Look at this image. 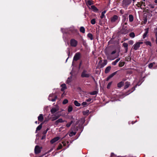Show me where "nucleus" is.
I'll return each mask as SVG.
<instances>
[{"label":"nucleus","instance_id":"nucleus-1","mask_svg":"<svg viewBox=\"0 0 157 157\" xmlns=\"http://www.w3.org/2000/svg\"><path fill=\"white\" fill-rule=\"evenodd\" d=\"M116 50H114V51H113L111 53V55H113L114 54L116 53ZM119 56V54L118 53V54H115L114 56H112V55L109 56H107V59H109L111 60H114V59H115L117 58V57H118Z\"/></svg>","mask_w":157,"mask_h":157},{"label":"nucleus","instance_id":"nucleus-2","mask_svg":"<svg viewBox=\"0 0 157 157\" xmlns=\"http://www.w3.org/2000/svg\"><path fill=\"white\" fill-rule=\"evenodd\" d=\"M143 43L142 42H136L133 46V49L135 50H138L140 47V45L142 44Z\"/></svg>","mask_w":157,"mask_h":157},{"label":"nucleus","instance_id":"nucleus-3","mask_svg":"<svg viewBox=\"0 0 157 157\" xmlns=\"http://www.w3.org/2000/svg\"><path fill=\"white\" fill-rule=\"evenodd\" d=\"M131 2V0H123L122 5L124 7H127Z\"/></svg>","mask_w":157,"mask_h":157},{"label":"nucleus","instance_id":"nucleus-4","mask_svg":"<svg viewBox=\"0 0 157 157\" xmlns=\"http://www.w3.org/2000/svg\"><path fill=\"white\" fill-rule=\"evenodd\" d=\"M78 44V42L76 40L74 39H72L70 41L71 45L73 47H75L77 46Z\"/></svg>","mask_w":157,"mask_h":157},{"label":"nucleus","instance_id":"nucleus-5","mask_svg":"<svg viewBox=\"0 0 157 157\" xmlns=\"http://www.w3.org/2000/svg\"><path fill=\"white\" fill-rule=\"evenodd\" d=\"M90 74L86 70H84L82 72L81 75V76L83 78H88L90 77Z\"/></svg>","mask_w":157,"mask_h":157},{"label":"nucleus","instance_id":"nucleus-6","mask_svg":"<svg viewBox=\"0 0 157 157\" xmlns=\"http://www.w3.org/2000/svg\"><path fill=\"white\" fill-rule=\"evenodd\" d=\"M81 56V54L79 52L76 53L74 57L73 60L77 61L78 60Z\"/></svg>","mask_w":157,"mask_h":157},{"label":"nucleus","instance_id":"nucleus-7","mask_svg":"<svg viewBox=\"0 0 157 157\" xmlns=\"http://www.w3.org/2000/svg\"><path fill=\"white\" fill-rule=\"evenodd\" d=\"M121 33L124 34H127L128 32V31L127 29V27L126 26H124L122 29L121 30Z\"/></svg>","mask_w":157,"mask_h":157},{"label":"nucleus","instance_id":"nucleus-8","mask_svg":"<svg viewBox=\"0 0 157 157\" xmlns=\"http://www.w3.org/2000/svg\"><path fill=\"white\" fill-rule=\"evenodd\" d=\"M39 146L36 145L35 146V154H38L40 153L41 151V148Z\"/></svg>","mask_w":157,"mask_h":157},{"label":"nucleus","instance_id":"nucleus-9","mask_svg":"<svg viewBox=\"0 0 157 157\" xmlns=\"http://www.w3.org/2000/svg\"><path fill=\"white\" fill-rule=\"evenodd\" d=\"M59 110V108L58 106H56V107L52 108L51 110V112L52 114H54L58 111Z\"/></svg>","mask_w":157,"mask_h":157},{"label":"nucleus","instance_id":"nucleus-10","mask_svg":"<svg viewBox=\"0 0 157 157\" xmlns=\"http://www.w3.org/2000/svg\"><path fill=\"white\" fill-rule=\"evenodd\" d=\"M119 17L117 15H114L111 18V21L112 22H113L116 21L118 19Z\"/></svg>","mask_w":157,"mask_h":157},{"label":"nucleus","instance_id":"nucleus-11","mask_svg":"<svg viewBox=\"0 0 157 157\" xmlns=\"http://www.w3.org/2000/svg\"><path fill=\"white\" fill-rule=\"evenodd\" d=\"M60 137L58 136L55 137L51 140L50 141V143L51 144H53L57 141H58L60 139Z\"/></svg>","mask_w":157,"mask_h":157},{"label":"nucleus","instance_id":"nucleus-12","mask_svg":"<svg viewBox=\"0 0 157 157\" xmlns=\"http://www.w3.org/2000/svg\"><path fill=\"white\" fill-rule=\"evenodd\" d=\"M60 115L54 114L52 115L51 118L52 121H54L58 119L60 117Z\"/></svg>","mask_w":157,"mask_h":157},{"label":"nucleus","instance_id":"nucleus-13","mask_svg":"<svg viewBox=\"0 0 157 157\" xmlns=\"http://www.w3.org/2000/svg\"><path fill=\"white\" fill-rule=\"evenodd\" d=\"M148 30H149L148 28H147L144 29L145 32L143 36V39H145L146 38V37L148 33Z\"/></svg>","mask_w":157,"mask_h":157},{"label":"nucleus","instance_id":"nucleus-14","mask_svg":"<svg viewBox=\"0 0 157 157\" xmlns=\"http://www.w3.org/2000/svg\"><path fill=\"white\" fill-rule=\"evenodd\" d=\"M64 121H65L63 120L62 118H59L55 122V124L56 125H57L59 123H62Z\"/></svg>","mask_w":157,"mask_h":157},{"label":"nucleus","instance_id":"nucleus-15","mask_svg":"<svg viewBox=\"0 0 157 157\" xmlns=\"http://www.w3.org/2000/svg\"><path fill=\"white\" fill-rule=\"evenodd\" d=\"M61 90L62 91H63L67 89L66 85L64 83L62 84L61 85Z\"/></svg>","mask_w":157,"mask_h":157},{"label":"nucleus","instance_id":"nucleus-16","mask_svg":"<svg viewBox=\"0 0 157 157\" xmlns=\"http://www.w3.org/2000/svg\"><path fill=\"white\" fill-rule=\"evenodd\" d=\"M123 46L125 48V52H127L128 49V44L124 42L123 44Z\"/></svg>","mask_w":157,"mask_h":157},{"label":"nucleus","instance_id":"nucleus-17","mask_svg":"<svg viewBox=\"0 0 157 157\" xmlns=\"http://www.w3.org/2000/svg\"><path fill=\"white\" fill-rule=\"evenodd\" d=\"M38 120L40 122H42L44 119V117L42 114H40L38 117Z\"/></svg>","mask_w":157,"mask_h":157},{"label":"nucleus","instance_id":"nucleus-18","mask_svg":"<svg viewBox=\"0 0 157 157\" xmlns=\"http://www.w3.org/2000/svg\"><path fill=\"white\" fill-rule=\"evenodd\" d=\"M90 9L92 10L94 12H97L98 11V9L96 8L94 6H91L90 8Z\"/></svg>","mask_w":157,"mask_h":157},{"label":"nucleus","instance_id":"nucleus-19","mask_svg":"<svg viewBox=\"0 0 157 157\" xmlns=\"http://www.w3.org/2000/svg\"><path fill=\"white\" fill-rule=\"evenodd\" d=\"M154 32L155 33V42L157 44V27L154 29Z\"/></svg>","mask_w":157,"mask_h":157},{"label":"nucleus","instance_id":"nucleus-20","mask_svg":"<svg viewBox=\"0 0 157 157\" xmlns=\"http://www.w3.org/2000/svg\"><path fill=\"white\" fill-rule=\"evenodd\" d=\"M111 67L110 66L107 67L105 70V73L106 74L108 73L111 70Z\"/></svg>","mask_w":157,"mask_h":157},{"label":"nucleus","instance_id":"nucleus-21","mask_svg":"<svg viewBox=\"0 0 157 157\" xmlns=\"http://www.w3.org/2000/svg\"><path fill=\"white\" fill-rule=\"evenodd\" d=\"M107 63V60L105 59L103 61V62L102 64L101 65V67H103L105 66L106 65Z\"/></svg>","mask_w":157,"mask_h":157},{"label":"nucleus","instance_id":"nucleus-22","mask_svg":"<svg viewBox=\"0 0 157 157\" xmlns=\"http://www.w3.org/2000/svg\"><path fill=\"white\" fill-rule=\"evenodd\" d=\"M130 85L129 82H125V85L124 87V89H126Z\"/></svg>","mask_w":157,"mask_h":157},{"label":"nucleus","instance_id":"nucleus-23","mask_svg":"<svg viewBox=\"0 0 157 157\" xmlns=\"http://www.w3.org/2000/svg\"><path fill=\"white\" fill-rule=\"evenodd\" d=\"M93 4V2L92 0H88L86 2L87 5L90 6Z\"/></svg>","mask_w":157,"mask_h":157},{"label":"nucleus","instance_id":"nucleus-24","mask_svg":"<svg viewBox=\"0 0 157 157\" xmlns=\"http://www.w3.org/2000/svg\"><path fill=\"white\" fill-rule=\"evenodd\" d=\"M129 21L132 22L133 20V17L132 15L130 14L129 16Z\"/></svg>","mask_w":157,"mask_h":157},{"label":"nucleus","instance_id":"nucleus-25","mask_svg":"<svg viewBox=\"0 0 157 157\" xmlns=\"http://www.w3.org/2000/svg\"><path fill=\"white\" fill-rule=\"evenodd\" d=\"M88 37H89L91 40H92L93 39V35L90 33H89L87 35Z\"/></svg>","mask_w":157,"mask_h":157},{"label":"nucleus","instance_id":"nucleus-26","mask_svg":"<svg viewBox=\"0 0 157 157\" xmlns=\"http://www.w3.org/2000/svg\"><path fill=\"white\" fill-rule=\"evenodd\" d=\"M128 21V18L126 16L123 15V21L124 22L126 21L127 22Z\"/></svg>","mask_w":157,"mask_h":157},{"label":"nucleus","instance_id":"nucleus-27","mask_svg":"<svg viewBox=\"0 0 157 157\" xmlns=\"http://www.w3.org/2000/svg\"><path fill=\"white\" fill-rule=\"evenodd\" d=\"M57 98V97L56 96H55V98H51V97L50 96H49V98H48V99L49 101H56V99Z\"/></svg>","mask_w":157,"mask_h":157},{"label":"nucleus","instance_id":"nucleus-28","mask_svg":"<svg viewBox=\"0 0 157 157\" xmlns=\"http://www.w3.org/2000/svg\"><path fill=\"white\" fill-rule=\"evenodd\" d=\"M123 84H124V82H122V81L121 82H120L118 83L117 86L119 88H120L123 86Z\"/></svg>","mask_w":157,"mask_h":157},{"label":"nucleus","instance_id":"nucleus-29","mask_svg":"<svg viewBox=\"0 0 157 157\" xmlns=\"http://www.w3.org/2000/svg\"><path fill=\"white\" fill-rule=\"evenodd\" d=\"M147 45H149L150 46H151V43L149 41H145L144 42Z\"/></svg>","mask_w":157,"mask_h":157},{"label":"nucleus","instance_id":"nucleus-30","mask_svg":"<svg viewBox=\"0 0 157 157\" xmlns=\"http://www.w3.org/2000/svg\"><path fill=\"white\" fill-rule=\"evenodd\" d=\"M80 31L82 33H84L85 32V29L82 26L80 28Z\"/></svg>","mask_w":157,"mask_h":157},{"label":"nucleus","instance_id":"nucleus-31","mask_svg":"<svg viewBox=\"0 0 157 157\" xmlns=\"http://www.w3.org/2000/svg\"><path fill=\"white\" fill-rule=\"evenodd\" d=\"M125 64L124 62H120L119 64V67H122Z\"/></svg>","mask_w":157,"mask_h":157},{"label":"nucleus","instance_id":"nucleus-32","mask_svg":"<svg viewBox=\"0 0 157 157\" xmlns=\"http://www.w3.org/2000/svg\"><path fill=\"white\" fill-rule=\"evenodd\" d=\"M74 104L76 106H79L81 104L80 103H79L77 101L75 100L74 101Z\"/></svg>","mask_w":157,"mask_h":157},{"label":"nucleus","instance_id":"nucleus-33","mask_svg":"<svg viewBox=\"0 0 157 157\" xmlns=\"http://www.w3.org/2000/svg\"><path fill=\"white\" fill-rule=\"evenodd\" d=\"M73 109V108L71 105H69L68 107V112H71Z\"/></svg>","mask_w":157,"mask_h":157},{"label":"nucleus","instance_id":"nucleus-34","mask_svg":"<svg viewBox=\"0 0 157 157\" xmlns=\"http://www.w3.org/2000/svg\"><path fill=\"white\" fill-rule=\"evenodd\" d=\"M89 110H86V111L83 112V114L84 115H87L89 113Z\"/></svg>","mask_w":157,"mask_h":157},{"label":"nucleus","instance_id":"nucleus-35","mask_svg":"<svg viewBox=\"0 0 157 157\" xmlns=\"http://www.w3.org/2000/svg\"><path fill=\"white\" fill-rule=\"evenodd\" d=\"M129 36L131 37L134 38L135 36V35L134 33L132 32L129 34Z\"/></svg>","mask_w":157,"mask_h":157},{"label":"nucleus","instance_id":"nucleus-36","mask_svg":"<svg viewBox=\"0 0 157 157\" xmlns=\"http://www.w3.org/2000/svg\"><path fill=\"white\" fill-rule=\"evenodd\" d=\"M117 73V71L114 72L112 73L109 76L110 78L113 77L114 75H115Z\"/></svg>","mask_w":157,"mask_h":157},{"label":"nucleus","instance_id":"nucleus-37","mask_svg":"<svg viewBox=\"0 0 157 157\" xmlns=\"http://www.w3.org/2000/svg\"><path fill=\"white\" fill-rule=\"evenodd\" d=\"M42 124H40L36 128V131L40 130L42 128Z\"/></svg>","mask_w":157,"mask_h":157},{"label":"nucleus","instance_id":"nucleus-38","mask_svg":"<svg viewBox=\"0 0 157 157\" xmlns=\"http://www.w3.org/2000/svg\"><path fill=\"white\" fill-rule=\"evenodd\" d=\"M97 94V92L96 91H94L92 92H90V94L92 95H94Z\"/></svg>","mask_w":157,"mask_h":157},{"label":"nucleus","instance_id":"nucleus-39","mask_svg":"<svg viewBox=\"0 0 157 157\" xmlns=\"http://www.w3.org/2000/svg\"><path fill=\"white\" fill-rule=\"evenodd\" d=\"M62 145L61 144H59L58 147L57 148V150H58L61 149L62 148Z\"/></svg>","mask_w":157,"mask_h":157},{"label":"nucleus","instance_id":"nucleus-40","mask_svg":"<svg viewBox=\"0 0 157 157\" xmlns=\"http://www.w3.org/2000/svg\"><path fill=\"white\" fill-rule=\"evenodd\" d=\"M155 63H153L149 64V65H148L149 68H151L153 66V65L155 64Z\"/></svg>","mask_w":157,"mask_h":157},{"label":"nucleus","instance_id":"nucleus-41","mask_svg":"<svg viewBox=\"0 0 157 157\" xmlns=\"http://www.w3.org/2000/svg\"><path fill=\"white\" fill-rule=\"evenodd\" d=\"M91 23L92 25H94L95 24L96 21L94 19H92L91 21Z\"/></svg>","mask_w":157,"mask_h":157},{"label":"nucleus","instance_id":"nucleus-42","mask_svg":"<svg viewBox=\"0 0 157 157\" xmlns=\"http://www.w3.org/2000/svg\"><path fill=\"white\" fill-rule=\"evenodd\" d=\"M72 122L73 121H72L70 123L67 124L66 125V127L68 128L70 126L71 124L72 123Z\"/></svg>","mask_w":157,"mask_h":157},{"label":"nucleus","instance_id":"nucleus-43","mask_svg":"<svg viewBox=\"0 0 157 157\" xmlns=\"http://www.w3.org/2000/svg\"><path fill=\"white\" fill-rule=\"evenodd\" d=\"M112 82H111L109 83L108 84L107 86V89H109L110 88V87L111 86L112 84Z\"/></svg>","mask_w":157,"mask_h":157},{"label":"nucleus","instance_id":"nucleus-44","mask_svg":"<svg viewBox=\"0 0 157 157\" xmlns=\"http://www.w3.org/2000/svg\"><path fill=\"white\" fill-rule=\"evenodd\" d=\"M68 102V101L67 99H64L63 101V104H65L67 103Z\"/></svg>","mask_w":157,"mask_h":157},{"label":"nucleus","instance_id":"nucleus-45","mask_svg":"<svg viewBox=\"0 0 157 157\" xmlns=\"http://www.w3.org/2000/svg\"><path fill=\"white\" fill-rule=\"evenodd\" d=\"M75 135V133L73 132H70V133L69 134V136H72L73 135Z\"/></svg>","mask_w":157,"mask_h":157},{"label":"nucleus","instance_id":"nucleus-46","mask_svg":"<svg viewBox=\"0 0 157 157\" xmlns=\"http://www.w3.org/2000/svg\"><path fill=\"white\" fill-rule=\"evenodd\" d=\"M128 43L129 44L132 45L133 44L134 42L132 40H130L128 41Z\"/></svg>","mask_w":157,"mask_h":157},{"label":"nucleus","instance_id":"nucleus-47","mask_svg":"<svg viewBox=\"0 0 157 157\" xmlns=\"http://www.w3.org/2000/svg\"><path fill=\"white\" fill-rule=\"evenodd\" d=\"M149 7L151 8H154L155 7L152 4L149 5Z\"/></svg>","mask_w":157,"mask_h":157},{"label":"nucleus","instance_id":"nucleus-48","mask_svg":"<svg viewBox=\"0 0 157 157\" xmlns=\"http://www.w3.org/2000/svg\"><path fill=\"white\" fill-rule=\"evenodd\" d=\"M87 105V103L86 102H83L82 103V105L83 106H85Z\"/></svg>","mask_w":157,"mask_h":157},{"label":"nucleus","instance_id":"nucleus-49","mask_svg":"<svg viewBox=\"0 0 157 157\" xmlns=\"http://www.w3.org/2000/svg\"><path fill=\"white\" fill-rule=\"evenodd\" d=\"M104 16H105V14H104L103 13H101V14L100 17L101 18V19H103L104 18Z\"/></svg>","mask_w":157,"mask_h":157},{"label":"nucleus","instance_id":"nucleus-50","mask_svg":"<svg viewBox=\"0 0 157 157\" xmlns=\"http://www.w3.org/2000/svg\"><path fill=\"white\" fill-rule=\"evenodd\" d=\"M120 60V58H119L116 59L115 61L117 63Z\"/></svg>","mask_w":157,"mask_h":157},{"label":"nucleus","instance_id":"nucleus-51","mask_svg":"<svg viewBox=\"0 0 157 157\" xmlns=\"http://www.w3.org/2000/svg\"><path fill=\"white\" fill-rule=\"evenodd\" d=\"M91 100L92 99L91 98H89L86 100V101L88 102H90L91 101Z\"/></svg>","mask_w":157,"mask_h":157},{"label":"nucleus","instance_id":"nucleus-52","mask_svg":"<svg viewBox=\"0 0 157 157\" xmlns=\"http://www.w3.org/2000/svg\"><path fill=\"white\" fill-rule=\"evenodd\" d=\"M117 63L115 62V61L112 63V64L113 65H115Z\"/></svg>","mask_w":157,"mask_h":157},{"label":"nucleus","instance_id":"nucleus-53","mask_svg":"<svg viewBox=\"0 0 157 157\" xmlns=\"http://www.w3.org/2000/svg\"><path fill=\"white\" fill-rule=\"evenodd\" d=\"M45 138H46L45 135H44V136H42V137L41 139L43 140V139H45Z\"/></svg>","mask_w":157,"mask_h":157},{"label":"nucleus","instance_id":"nucleus-54","mask_svg":"<svg viewBox=\"0 0 157 157\" xmlns=\"http://www.w3.org/2000/svg\"><path fill=\"white\" fill-rule=\"evenodd\" d=\"M62 144H63V146H65L66 145V143L65 142H63Z\"/></svg>","mask_w":157,"mask_h":157},{"label":"nucleus","instance_id":"nucleus-55","mask_svg":"<svg viewBox=\"0 0 157 157\" xmlns=\"http://www.w3.org/2000/svg\"><path fill=\"white\" fill-rule=\"evenodd\" d=\"M114 154L113 153H112L111 154V157H113L114 156Z\"/></svg>","mask_w":157,"mask_h":157},{"label":"nucleus","instance_id":"nucleus-56","mask_svg":"<svg viewBox=\"0 0 157 157\" xmlns=\"http://www.w3.org/2000/svg\"><path fill=\"white\" fill-rule=\"evenodd\" d=\"M110 78L108 76L106 78V81H108L109 80V79Z\"/></svg>","mask_w":157,"mask_h":157},{"label":"nucleus","instance_id":"nucleus-57","mask_svg":"<svg viewBox=\"0 0 157 157\" xmlns=\"http://www.w3.org/2000/svg\"><path fill=\"white\" fill-rule=\"evenodd\" d=\"M106 13V10H104V11H103V12H102V13H103L104 14H105V13Z\"/></svg>","mask_w":157,"mask_h":157},{"label":"nucleus","instance_id":"nucleus-58","mask_svg":"<svg viewBox=\"0 0 157 157\" xmlns=\"http://www.w3.org/2000/svg\"><path fill=\"white\" fill-rule=\"evenodd\" d=\"M48 129H47V130H46V132H43V134H46V132H47L48 131Z\"/></svg>","mask_w":157,"mask_h":157},{"label":"nucleus","instance_id":"nucleus-59","mask_svg":"<svg viewBox=\"0 0 157 157\" xmlns=\"http://www.w3.org/2000/svg\"><path fill=\"white\" fill-rule=\"evenodd\" d=\"M124 25H127V22L126 21H124Z\"/></svg>","mask_w":157,"mask_h":157},{"label":"nucleus","instance_id":"nucleus-60","mask_svg":"<svg viewBox=\"0 0 157 157\" xmlns=\"http://www.w3.org/2000/svg\"><path fill=\"white\" fill-rule=\"evenodd\" d=\"M154 2H155V3H157V0H155V1H154Z\"/></svg>","mask_w":157,"mask_h":157},{"label":"nucleus","instance_id":"nucleus-61","mask_svg":"<svg viewBox=\"0 0 157 157\" xmlns=\"http://www.w3.org/2000/svg\"><path fill=\"white\" fill-rule=\"evenodd\" d=\"M102 62V60H100V61H99V63H101Z\"/></svg>","mask_w":157,"mask_h":157},{"label":"nucleus","instance_id":"nucleus-62","mask_svg":"<svg viewBox=\"0 0 157 157\" xmlns=\"http://www.w3.org/2000/svg\"><path fill=\"white\" fill-rule=\"evenodd\" d=\"M132 1H133V2H134L136 0H132Z\"/></svg>","mask_w":157,"mask_h":157},{"label":"nucleus","instance_id":"nucleus-63","mask_svg":"<svg viewBox=\"0 0 157 157\" xmlns=\"http://www.w3.org/2000/svg\"><path fill=\"white\" fill-rule=\"evenodd\" d=\"M130 93H128V94H127V95H128V94H129Z\"/></svg>","mask_w":157,"mask_h":157},{"label":"nucleus","instance_id":"nucleus-64","mask_svg":"<svg viewBox=\"0 0 157 157\" xmlns=\"http://www.w3.org/2000/svg\"><path fill=\"white\" fill-rule=\"evenodd\" d=\"M67 143H68H68H69V142H68V141H67Z\"/></svg>","mask_w":157,"mask_h":157}]
</instances>
